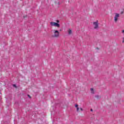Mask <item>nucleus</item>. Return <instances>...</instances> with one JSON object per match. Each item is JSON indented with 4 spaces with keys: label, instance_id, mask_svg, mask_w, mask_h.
<instances>
[{
    "label": "nucleus",
    "instance_id": "obj_11",
    "mask_svg": "<svg viewBox=\"0 0 124 124\" xmlns=\"http://www.w3.org/2000/svg\"><path fill=\"white\" fill-rule=\"evenodd\" d=\"M96 98H99L100 97L99 96H96Z\"/></svg>",
    "mask_w": 124,
    "mask_h": 124
},
{
    "label": "nucleus",
    "instance_id": "obj_14",
    "mask_svg": "<svg viewBox=\"0 0 124 124\" xmlns=\"http://www.w3.org/2000/svg\"><path fill=\"white\" fill-rule=\"evenodd\" d=\"M124 12H121V14H123Z\"/></svg>",
    "mask_w": 124,
    "mask_h": 124
},
{
    "label": "nucleus",
    "instance_id": "obj_5",
    "mask_svg": "<svg viewBox=\"0 0 124 124\" xmlns=\"http://www.w3.org/2000/svg\"><path fill=\"white\" fill-rule=\"evenodd\" d=\"M67 31L69 35H71V34H72V30L71 29H69Z\"/></svg>",
    "mask_w": 124,
    "mask_h": 124
},
{
    "label": "nucleus",
    "instance_id": "obj_10",
    "mask_svg": "<svg viewBox=\"0 0 124 124\" xmlns=\"http://www.w3.org/2000/svg\"><path fill=\"white\" fill-rule=\"evenodd\" d=\"M56 22H57L56 23H60V20H57L56 21Z\"/></svg>",
    "mask_w": 124,
    "mask_h": 124
},
{
    "label": "nucleus",
    "instance_id": "obj_3",
    "mask_svg": "<svg viewBox=\"0 0 124 124\" xmlns=\"http://www.w3.org/2000/svg\"><path fill=\"white\" fill-rule=\"evenodd\" d=\"M50 24L52 27H56V28H60V24L57 22H51Z\"/></svg>",
    "mask_w": 124,
    "mask_h": 124
},
{
    "label": "nucleus",
    "instance_id": "obj_8",
    "mask_svg": "<svg viewBox=\"0 0 124 124\" xmlns=\"http://www.w3.org/2000/svg\"><path fill=\"white\" fill-rule=\"evenodd\" d=\"M122 33H123V35L124 36V30L122 31Z\"/></svg>",
    "mask_w": 124,
    "mask_h": 124
},
{
    "label": "nucleus",
    "instance_id": "obj_15",
    "mask_svg": "<svg viewBox=\"0 0 124 124\" xmlns=\"http://www.w3.org/2000/svg\"><path fill=\"white\" fill-rule=\"evenodd\" d=\"M28 96H30V95H28Z\"/></svg>",
    "mask_w": 124,
    "mask_h": 124
},
{
    "label": "nucleus",
    "instance_id": "obj_16",
    "mask_svg": "<svg viewBox=\"0 0 124 124\" xmlns=\"http://www.w3.org/2000/svg\"><path fill=\"white\" fill-rule=\"evenodd\" d=\"M91 111H93V109H91Z\"/></svg>",
    "mask_w": 124,
    "mask_h": 124
},
{
    "label": "nucleus",
    "instance_id": "obj_1",
    "mask_svg": "<svg viewBox=\"0 0 124 124\" xmlns=\"http://www.w3.org/2000/svg\"><path fill=\"white\" fill-rule=\"evenodd\" d=\"M52 31L53 37L58 38L60 36V31H59L53 30Z\"/></svg>",
    "mask_w": 124,
    "mask_h": 124
},
{
    "label": "nucleus",
    "instance_id": "obj_12",
    "mask_svg": "<svg viewBox=\"0 0 124 124\" xmlns=\"http://www.w3.org/2000/svg\"><path fill=\"white\" fill-rule=\"evenodd\" d=\"M79 109H80L81 111H83V108H79Z\"/></svg>",
    "mask_w": 124,
    "mask_h": 124
},
{
    "label": "nucleus",
    "instance_id": "obj_9",
    "mask_svg": "<svg viewBox=\"0 0 124 124\" xmlns=\"http://www.w3.org/2000/svg\"><path fill=\"white\" fill-rule=\"evenodd\" d=\"M13 87H14L15 88H16V85H15V84H13Z\"/></svg>",
    "mask_w": 124,
    "mask_h": 124
},
{
    "label": "nucleus",
    "instance_id": "obj_6",
    "mask_svg": "<svg viewBox=\"0 0 124 124\" xmlns=\"http://www.w3.org/2000/svg\"><path fill=\"white\" fill-rule=\"evenodd\" d=\"M75 107L77 108V111L78 112V111H79V107H78V105L76 104Z\"/></svg>",
    "mask_w": 124,
    "mask_h": 124
},
{
    "label": "nucleus",
    "instance_id": "obj_13",
    "mask_svg": "<svg viewBox=\"0 0 124 124\" xmlns=\"http://www.w3.org/2000/svg\"><path fill=\"white\" fill-rule=\"evenodd\" d=\"M122 43H124V37L123 38V40L122 41Z\"/></svg>",
    "mask_w": 124,
    "mask_h": 124
},
{
    "label": "nucleus",
    "instance_id": "obj_7",
    "mask_svg": "<svg viewBox=\"0 0 124 124\" xmlns=\"http://www.w3.org/2000/svg\"><path fill=\"white\" fill-rule=\"evenodd\" d=\"M91 93H94V91L93 90V88H91Z\"/></svg>",
    "mask_w": 124,
    "mask_h": 124
},
{
    "label": "nucleus",
    "instance_id": "obj_4",
    "mask_svg": "<svg viewBox=\"0 0 124 124\" xmlns=\"http://www.w3.org/2000/svg\"><path fill=\"white\" fill-rule=\"evenodd\" d=\"M93 27L94 30H97V29L99 28V26H98V22L95 21L93 22Z\"/></svg>",
    "mask_w": 124,
    "mask_h": 124
},
{
    "label": "nucleus",
    "instance_id": "obj_2",
    "mask_svg": "<svg viewBox=\"0 0 124 124\" xmlns=\"http://www.w3.org/2000/svg\"><path fill=\"white\" fill-rule=\"evenodd\" d=\"M119 18H120V14L118 13L115 14V16L114 17V21L115 23H117L119 21Z\"/></svg>",
    "mask_w": 124,
    "mask_h": 124
}]
</instances>
